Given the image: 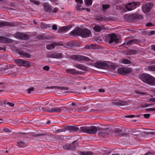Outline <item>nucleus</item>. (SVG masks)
I'll return each instance as SVG.
<instances>
[{
    "mask_svg": "<svg viewBox=\"0 0 155 155\" xmlns=\"http://www.w3.org/2000/svg\"><path fill=\"white\" fill-rule=\"evenodd\" d=\"M140 79L144 83L151 85H155V78L147 74H144L140 77Z\"/></svg>",
    "mask_w": 155,
    "mask_h": 155,
    "instance_id": "nucleus-1",
    "label": "nucleus"
},
{
    "mask_svg": "<svg viewBox=\"0 0 155 155\" xmlns=\"http://www.w3.org/2000/svg\"><path fill=\"white\" fill-rule=\"evenodd\" d=\"M14 36L17 38L23 40H28L30 38L29 35L20 32H17L15 33L14 34Z\"/></svg>",
    "mask_w": 155,
    "mask_h": 155,
    "instance_id": "nucleus-7",
    "label": "nucleus"
},
{
    "mask_svg": "<svg viewBox=\"0 0 155 155\" xmlns=\"http://www.w3.org/2000/svg\"><path fill=\"white\" fill-rule=\"evenodd\" d=\"M74 66L81 70H83V71H86L87 70V67L81 64H76L74 65Z\"/></svg>",
    "mask_w": 155,
    "mask_h": 155,
    "instance_id": "nucleus-27",
    "label": "nucleus"
},
{
    "mask_svg": "<svg viewBox=\"0 0 155 155\" xmlns=\"http://www.w3.org/2000/svg\"><path fill=\"white\" fill-rule=\"evenodd\" d=\"M80 128L81 129V131L91 134H95L98 130L96 127L93 126H83L80 127Z\"/></svg>",
    "mask_w": 155,
    "mask_h": 155,
    "instance_id": "nucleus-2",
    "label": "nucleus"
},
{
    "mask_svg": "<svg viewBox=\"0 0 155 155\" xmlns=\"http://www.w3.org/2000/svg\"><path fill=\"white\" fill-rule=\"evenodd\" d=\"M66 130H68L71 132H78L81 131V129L76 126H68L66 127Z\"/></svg>",
    "mask_w": 155,
    "mask_h": 155,
    "instance_id": "nucleus-14",
    "label": "nucleus"
},
{
    "mask_svg": "<svg viewBox=\"0 0 155 155\" xmlns=\"http://www.w3.org/2000/svg\"><path fill=\"white\" fill-rule=\"evenodd\" d=\"M62 111L61 109V107H54L52 108L51 110H48V112H56L58 113L61 112Z\"/></svg>",
    "mask_w": 155,
    "mask_h": 155,
    "instance_id": "nucleus-26",
    "label": "nucleus"
},
{
    "mask_svg": "<svg viewBox=\"0 0 155 155\" xmlns=\"http://www.w3.org/2000/svg\"><path fill=\"white\" fill-rule=\"evenodd\" d=\"M19 54L21 55L22 57H24L27 58H30L31 56V55L30 54L26 52H25L22 51H21Z\"/></svg>",
    "mask_w": 155,
    "mask_h": 155,
    "instance_id": "nucleus-32",
    "label": "nucleus"
},
{
    "mask_svg": "<svg viewBox=\"0 0 155 155\" xmlns=\"http://www.w3.org/2000/svg\"><path fill=\"white\" fill-rule=\"evenodd\" d=\"M129 52L131 55L135 54L137 53V51L136 50L131 49L129 50Z\"/></svg>",
    "mask_w": 155,
    "mask_h": 155,
    "instance_id": "nucleus-39",
    "label": "nucleus"
},
{
    "mask_svg": "<svg viewBox=\"0 0 155 155\" xmlns=\"http://www.w3.org/2000/svg\"><path fill=\"white\" fill-rule=\"evenodd\" d=\"M43 69L47 71H48L50 69L49 67L48 66H45L43 67Z\"/></svg>",
    "mask_w": 155,
    "mask_h": 155,
    "instance_id": "nucleus-45",
    "label": "nucleus"
},
{
    "mask_svg": "<svg viewBox=\"0 0 155 155\" xmlns=\"http://www.w3.org/2000/svg\"><path fill=\"white\" fill-rule=\"evenodd\" d=\"M63 147L64 149L66 150H72L75 148V147H74L73 144H65L63 146Z\"/></svg>",
    "mask_w": 155,
    "mask_h": 155,
    "instance_id": "nucleus-29",
    "label": "nucleus"
},
{
    "mask_svg": "<svg viewBox=\"0 0 155 155\" xmlns=\"http://www.w3.org/2000/svg\"><path fill=\"white\" fill-rule=\"evenodd\" d=\"M48 58H63V54L61 53L52 52L49 53L47 55Z\"/></svg>",
    "mask_w": 155,
    "mask_h": 155,
    "instance_id": "nucleus-12",
    "label": "nucleus"
},
{
    "mask_svg": "<svg viewBox=\"0 0 155 155\" xmlns=\"http://www.w3.org/2000/svg\"><path fill=\"white\" fill-rule=\"evenodd\" d=\"M143 116L145 118H148L150 117V114H144Z\"/></svg>",
    "mask_w": 155,
    "mask_h": 155,
    "instance_id": "nucleus-52",
    "label": "nucleus"
},
{
    "mask_svg": "<svg viewBox=\"0 0 155 155\" xmlns=\"http://www.w3.org/2000/svg\"><path fill=\"white\" fill-rule=\"evenodd\" d=\"M94 47V46L93 44H91L90 45H87L85 47V48L87 49H93Z\"/></svg>",
    "mask_w": 155,
    "mask_h": 155,
    "instance_id": "nucleus-38",
    "label": "nucleus"
},
{
    "mask_svg": "<svg viewBox=\"0 0 155 155\" xmlns=\"http://www.w3.org/2000/svg\"><path fill=\"white\" fill-rule=\"evenodd\" d=\"M34 90V88L33 87H31L30 88L28 89V94H30L31 91H33Z\"/></svg>",
    "mask_w": 155,
    "mask_h": 155,
    "instance_id": "nucleus-47",
    "label": "nucleus"
},
{
    "mask_svg": "<svg viewBox=\"0 0 155 155\" xmlns=\"http://www.w3.org/2000/svg\"><path fill=\"white\" fill-rule=\"evenodd\" d=\"M15 62L20 66L28 67L30 64L29 61L21 59H17Z\"/></svg>",
    "mask_w": 155,
    "mask_h": 155,
    "instance_id": "nucleus-8",
    "label": "nucleus"
},
{
    "mask_svg": "<svg viewBox=\"0 0 155 155\" xmlns=\"http://www.w3.org/2000/svg\"><path fill=\"white\" fill-rule=\"evenodd\" d=\"M136 93L137 94H140L141 95H143L145 94L144 93L139 91H137Z\"/></svg>",
    "mask_w": 155,
    "mask_h": 155,
    "instance_id": "nucleus-58",
    "label": "nucleus"
},
{
    "mask_svg": "<svg viewBox=\"0 0 155 155\" xmlns=\"http://www.w3.org/2000/svg\"><path fill=\"white\" fill-rule=\"evenodd\" d=\"M148 68L149 70L153 71H155V65H152L149 66L148 67Z\"/></svg>",
    "mask_w": 155,
    "mask_h": 155,
    "instance_id": "nucleus-36",
    "label": "nucleus"
},
{
    "mask_svg": "<svg viewBox=\"0 0 155 155\" xmlns=\"http://www.w3.org/2000/svg\"><path fill=\"white\" fill-rule=\"evenodd\" d=\"M150 101L153 102H155V98H150Z\"/></svg>",
    "mask_w": 155,
    "mask_h": 155,
    "instance_id": "nucleus-62",
    "label": "nucleus"
},
{
    "mask_svg": "<svg viewBox=\"0 0 155 155\" xmlns=\"http://www.w3.org/2000/svg\"><path fill=\"white\" fill-rule=\"evenodd\" d=\"M155 31H152L150 33L149 35H153L154 34Z\"/></svg>",
    "mask_w": 155,
    "mask_h": 155,
    "instance_id": "nucleus-60",
    "label": "nucleus"
},
{
    "mask_svg": "<svg viewBox=\"0 0 155 155\" xmlns=\"http://www.w3.org/2000/svg\"><path fill=\"white\" fill-rule=\"evenodd\" d=\"M146 26L148 27H150L151 26H154V24L153 25L152 23L150 22H148L147 23L146 25Z\"/></svg>",
    "mask_w": 155,
    "mask_h": 155,
    "instance_id": "nucleus-46",
    "label": "nucleus"
},
{
    "mask_svg": "<svg viewBox=\"0 0 155 155\" xmlns=\"http://www.w3.org/2000/svg\"><path fill=\"white\" fill-rule=\"evenodd\" d=\"M48 134L47 133L40 134L36 135L35 137H41L40 138L42 139V140L45 141L47 139V136H48Z\"/></svg>",
    "mask_w": 155,
    "mask_h": 155,
    "instance_id": "nucleus-23",
    "label": "nucleus"
},
{
    "mask_svg": "<svg viewBox=\"0 0 155 155\" xmlns=\"http://www.w3.org/2000/svg\"><path fill=\"white\" fill-rule=\"evenodd\" d=\"M140 41V40L138 39H133L127 41L126 42V44L127 45H132L134 43L136 44Z\"/></svg>",
    "mask_w": 155,
    "mask_h": 155,
    "instance_id": "nucleus-28",
    "label": "nucleus"
},
{
    "mask_svg": "<svg viewBox=\"0 0 155 155\" xmlns=\"http://www.w3.org/2000/svg\"><path fill=\"white\" fill-rule=\"evenodd\" d=\"M58 42H54L53 43L48 45L46 46V48L48 50H51L53 49L56 46L60 45Z\"/></svg>",
    "mask_w": 155,
    "mask_h": 155,
    "instance_id": "nucleus-18",
    "label": "nucleus"
},
{
    "mask_svg": "<svg viewBox=\"0 0 155 155\" xmlns=\"http://www.w3.org/2000/svg\"><path fill=\"white\" fill-rule=\"evenodd\" d=\"M94 66L98 68L106 69L109 67V65L105 62H99L95 63Z\"/></svg>",
    "mask_w": 155,
    "mask_h": 155,
    "instance_id": "nucleus-10",
    "label": "nucleus"
},
{
    "mask_svg": "<svg viewBox=\"0 0 155 155\" xmlns=\"http://www.w3.org/2000/svg\"><path fill=\"white\" fill-rule=\"evenodd\" d=\"M143 17V16L138 13H134L130 15H124V18L128 21H131L136 19H141Z\"/></svg>",
    "mask_w": 155,
    "mask_h": 155,
    "instance_id": "nucleus-3",
    "label": "nucleus"
},
{
    "mask_svg": "<svg viewBox=\"0 0 155 155\" xmlns=\"http://www.w3.org/2000/svg\"><path fill=\"white\" fill-rule=\"evenodd\" d=\"M71 58L73 60L78 61H89L90 60V58L87 57L80 55H73L71 56Z\"/></svg>",
    "mask_w": 155,
    "mask_h": 155,
    "instance_id": "nucleus-4",
    "label": "nucleus"
},
{
    "mask_svg": "<svg viewBox=\"0 0 155 155\" xmlns=\"http://www.w3.org/2000/svg\"><path fill=\"white\" fill-rule=\"evenodd\" d=\"M13 40L11 39L6 38L5 37L0 36V42L6 43H12Z\"/></svg>",
    "mask_w": 155,
    "mask_h": 155,
    "instance_id": "nucleus-16",
    "label": "nucleus"
},
{
    "mask_svg": "<svg viewBox=\"0 0 155 155\" xmlns=\"http://www.w3.org/2000/svg\"><path fill=\"white\" fill-rule=\"evenodd\" d=\"M91 34V31L87 28H81L80 36L81 37L86 38L89 37Z\"/></svg>",
    "mask_w": 155,
    "mask_h": 155,
    "instance_id": "nucleus-11",
    "label": "nucleus"
},
{
    "mask_svg": "<svg viewBox=\"0 0 155 155\" xmlns=\"http://www.w3.org/2000/svg\"><path fill=\"white\" fill-rule=\"evenodd\" d=\"M120 62L126 64H130L131 63V62L130 60L127 59H122L121 60Z\"/></svg>",
    "mask_w": 155,
    "mask_h": 155,
    "instance_id": "nucleus-33",
    "label": "nucleus"
},
{
    "mask_svg": "<svg viewBox=\"0 0 155 155\" xmlns=\"http://www.w3.org/2000/svg\"><path fill=\"white\" fill-rule=\"evenodd\" d=\"M135 116V115H127L125 116V117H128V118H133Z\"/></svg>",
    "mask_w": 155,
    "mask_h": 155,
    "instance_id": "nucleus-55",
    "label": "nucleus"
},
{
    "mask_svg": "<svg viewBox=\"0 0 155 155\" xmlns=\"http://www.w3.org/2000/svg\"><path fill=\"white\" fill-rule=\"evenodd\" d=\"M122 131L120 129H117L115 130V132L116 133H120Z\"/></svg>",
    "mask_w": 155,
    "mask_h": 155,
    "instance_id": "nucleus-48",
    "label": "nucleus"
},
{
    "mask_svg": "<svg viewBox=\"0 0 155 155\" xmlns=\"http://www.w3.org/2000/svg\"><path fill=\"white\" fill-rule=\"evenodd\" d=\"M151 49L155 52V45H151Z\"/></svg>",
    "mask_w": 155,
    "mask_h": 155,
    "instance_id": "nucleus-57",
    "label": "nucleus"
},
{
    "mask_svg": "<svg viewBox=\"0 0 155 155\" xmlns=\"http://www.w3.org/2000/svg\"><path fill=\"white\" fill-rule=\"evenodd\" d=\"M146 110L149 111H154V108H149L148 109H147Z\"/></svg>",
    "mask_w": 155,
    "mask_h": 155,
    "instance_id": "nucleus-61",
    "label": "nucleus"
},
{
    "mask_svg": "<svg viewBox=\"0 0 155 155\" xmlns=\"http://www.w3.org/2000/svg\"><path fill=\"white\" fill-rule=\"evenodd\" d=\"M7 104L8 105L11 107H13L15 105L14 104L10 102H8Z\"/></svg>",
    "mask_w": 155,
    "mask_h": 155,
    "instance_id": "nucleus-51",
    "label": "nucleus"
},
{
    "mask_svg": "<svg viewBox=\"0 0 155 155\" xmlns=\"http://www.w3.org/2000/svg\"><path fill=\"white\" fill-rule=\"evenodd\" d=\"M17 145L19 147H23L26 146V145L24 141H20L18 142Z\"/></svg>",
    "mask_w": 155,
    "mask_h": 155,
    "instance_id": "nucleus-34",
    "label": "nucleus"
},
{
    "mask_svg": "<svg viewBox=\"0 0 155 155\" xmlns=\"http://www.w3.org/2000/svg\"><path fill=\"white\" fill-rule=\"evenodd\" d=\"M3 130L5 132H11V131L10 130H9L7 128H4Z\"/></svg>",
    "mask_w": 155,
    "mask_h": 155,
    "instance_id": "nucleus-50",
    "label": "nucleus"
},
{
    "mask_svg": "<svg viewBox=\"0 0 155 155\" xmlns=\"http://www.w3.org/2000/svg\"><path fill=\"white\" fill-rule=\"evenodd\" d=\"M96 19L98 20L103 21H107L109 20V18L101 16H97L96 18Z\"/></svg>",
    "mask_w": 155,
    "mask_h": 155,
    "instance_id": "nucleus-35",
    "label": "nucleus"
},
{
    "mask_svg": "<svg viewBox=\"0 0 155 155\" xmlns=\"http://www.w3.org/2000/svg\"><path fill=\"white\" fill-rule=\"evenodd\" d=\"M109 38V43L115 45L118 43L119 39L117 38V36L115 34H112L110 35Z\"/></svg>",
    "mask_w": 155,
    "mask_h": 155,
    "instance_id": "nucleus-6",
    "label": "nucleus"
},
{
    "mask_svg": "<svg viewBox=\"0 0 155 155\" xmlns=\"http://www.w3.org/2000/svg\"><path fill=\"white\" fill-rule=\"evenodd\" d=\"M29 1L32 3H33L34 4L38 5L39 4L40 2L39 1L36 0H29Z\"/></svg>",
    "mask_w": 155,
    "mask_h": 155,
    "instance_id": "nucleus-43",
    "label": "nucleus"
},
{
    "mask_svg": "<svg viewBox=\"0 0 155 155\" xmlns=\"http://www.w3.org/2000/svg\"><path fill=\"white\" fill-rule=\"evenodd\" d=\"M112 103L113 104L118 106H124L127 104V102L121 101H112Z\"/></svg>",
    "mask_w": 155,
    "mask_h": 155,
    "instance_id": "nucleus-17",
    "label": "nucleus"
},
{
    "mask_svg": "<svg viewBox=\"0 0 155 155\" xmlns=\"http://www.w3.org/2000/svg\"><path fill=\"white\" fill-rule=\"evenodd\" d=\"M99 134L103 138L105 137L107 135V134L106 133H104L102 132H99Z\"/></svg>",
    "mask_w": 155,
    "mask_h": 155,
    "instance_id": "nucleus-41",
    "label": "nucleus"
},
{
    "mask_svg": "<svg viewBox=\"0 0 155 155\" xmlns=\"http://www.w3.org/2000/svg\"><path fill=\"white\" fill-rule=\"evenodd\" d=\"M65 71L67 73L72 74H79L80 73V71H77L76 69L72 68H66Z\"/></svg>",
    "mask_w": 155,
    "mask_h": 155,
    "instance_id": "nucleus-19",
    "label": "nucleus"
},
{
    "mask_svg": "<svg viewBox=\"0 0 155 155\" xmlns=\"http://www.w3.org/2000/svg\"><path fill=\"white\" fill-rule=\"evenodd\" d=\"M103 10H105L110 7V5L108 4H103L102 5Z\"/></svg>",
    "mask_w": 155,
    "mask_h": 155,
    "instance_id": "nucleus-37",
    "label": "nucleus"
},
{
    "mask_svg": "<svg viewBox=\"0 0 155 155\" xmlns=\"http://www.w3.org/2000/svg\"><path fill=\"white\" fill-rule=\"evenodd\" d=\"M137 5V3L135 2L129 3L125 5V8L128 11H131L136 8Z\"/></svg>",
    "mask_w": 155,
    "mask_h": 155,
    "instance_id": "nucleus-13",
    "label": "nucleus"
},
{
    "mask_svg": "<svg viewBox=\"0 0 155 155\" xmlns=\"http://www.w3.org/2000/svg\"><path fill=\"white\" fill-rule=\"evenodd\" d=\"M105 28L104 26L103 25H96L93 28L94 30L97 32H100L102 29H104Z\"/></svg>",
    "mask_w": 155,
    "mask_h": 155,
    "instance_id": "nucleus-24",
    "label": "nucleus"
},
{
    "mask_svg": "<svg viewBox=\"0 0 155 155\" xmlns=\"http://www.w3.org/2000/svg\"><path fill=\"white\" fill-rule=\"evenodd\" d=\"M13 23L8 21H0V27H3L5 26H13Z\"/></svg>",
    "mask_w": 155,
    "mask_h": 155,
    "instance_id": "nucleus-20",
    "label": "nucleus"
},
{
    "mask_svg": "<svg viewBox=\"0 0 155 155\" xmlns=\"http://www.w3.org/2000/svg\"><path fill=\"white\" fill-rule=\"evenodd\" d=\"M153 6V4L151 3H147L142 6V10L144 13H147L150 12Z\"/></svg>",
    "mask_w": 155,
    "mask_h": 155,
    "instance_id": "nucleus-5",
    "label": "nucleus"
},
{
    "mask_svg": "<svg viewBox=\"0 0 155 155\" xmlns=\"http://www.w3.org/2000/svg\"><path fill=\"white\" fill-rule=\"evenodd\" d=\"M72 27V25H70L68 26H64L59 28L58 30L59 31H68Z\"/></svg>",
    "mask_w": 155,
    "mask_h": 155,
    "instance_id": "nucleus-21",
    "label": "nucleus"
},
{
    "mask_svg": "<svg viewBox=\"0 0 155 155\" xmlns=\"http://www.w3.org/2000/svg\"><path fill=\"white\" fill-rule=\"evenodd\" d=\"M84 2L87 5H91L92 2V0H85Z\"/></svg>",
    "mask_w": 155,
    "mask_h": 155,
    "instance_id": "nucleus-40",
    "label": "nucleus"
},
{
    "mask_svg": "<svg viewBox=\"0 0 155 155\" xmlns=\"http://www.w3.org/2000/svg\"><path fill=\"white\" fill-rule=\"evenodd\" d=\"M131 71L130 68H121L118 69L117 73L120 74L125 75L129 74Z\"/></svg>",
    "mask_w": 155,
    "mask_h": 155,
    "instance_id": "nucleus-9",
    "label": "nucleus"
},
{
    "mask_svg": "<svg viewBox=\"0 0 155 155\" xmlns=\"http://www.w3.org/2000/svg\"><path fill=\"white\" fill-rule=\"evenodd\" d=\"M4 50L5 51L6 50V48L5 47H0V51Z\"/></svg>",
    "mask_w": 155,
    "mask_h": 155,
    "instance_id": "nucleus-63",
    "label": "nucleus"
},
{
    "mask_svg": "<svg viewBox=\"0 0 155 155\" xmlns=\"http://www.w3.org/2000/svg\"><path fill=\"white\" fill-rule=\"evenodd\" d=\"M151 105L150 104H145L144 105L143 107H147L148 106H150Z\"/></svg>",
    "mask_w": 155,
    "mask_h": 155,
    "instance_id": "nucleus-64",
    "label": "nucleus"
},
{
    "mask_svg": "<svg viewBox=\"0 0 155 155\" xmlns=\"http://www.w3.org/2000/svg\"><path fill=\"white\" fill-rule=\"evenodd\" d=\"M75 1L77 2L78 4H81L83 3V2L82 0H75Z\"/></svg>",
    "mask_w": 155,
    "mask_h": 155,
    "instance_id": "nucleus-54",
    "label": "nucleus"
},
{
    "mask_svg": "<svg viewBox=\"0 0 155 155\" xmlns=\"http://www.w3.org/2000/svg\"><path fill=\"white\" fill-rule=\"evenodd\" d=\"M81 28H76L72 31L69 33V35L73 36H80Z\"/></svg>",
    "mask_w": 155,
    "mask_h": 155,
    "instance_id": "nucleus-15",
    "label": "nucleus"
},
{
    "mask_svg": "<svg viewBox=\"0 0 155 155\" xmlns=\"http://www.w3.org/2000/svg\"><path fill=\"white\" fill-rule=\"evenodd\" d=\"M44 10L48 12H50L51 11V9L50 6L48 3H44L43 4Z\"/></svg>",
    "mask_w": 155,
    "mask_h": 155,
    "instance_id": "nucleus-25",
    "label": "nucleus"
},
{
    "mask_svg": "<svg viewBox=\"0 0 155 155\" xmlns=\"http://www.w3.org/2000/svg\"><path fill=\"white\" fill-rule=\"evenodd\" d=\"M75 43H77L75 42H69L65 45V46L64 47L67 48H70L74 46H78V45H76Z\"/></svg>",
    "mask_w": 155,
    "mask_h": 155,
    "instance_id": "nucleus-30",
    "label": "nucleus"
},
{
    "mask_svg": "<svg viewBox=\"0 0 155 155\" xmlns=\"http://www.w3.org/2000/svg\"><path fill=\"white\" fill-rule=\"evenodd\" d=\"M61 107L62 110H64L65 112L68 111L70 109L68 108L65 106H64Z\"/></svg>",
    "mask_w": 155,
    "mask_h": 155,
    "instance_id": "nucleus-44",
    "label": "nucleus"
},
{
    "mask_svg": "<svg viewBox=\"0 0 155 155\" xmlns=\"http://www.w3.org/2000/svg\"><path fill=\"white\" fill-rule=\"evenodd\" d=\"M52 29L53 30H56L57 29V26L54 24V25L52 27Z\"/></svg>",
    "mask_w": 155,
    "mask_h": 155,
    "instance_id": "nucleus-53",
    "label": "nucleus"
},
{
    "mask_svg": "<svg viewBox=\"0 0 155 155\" xmlns=\"http://www.w3.org/2000/svg\"><path fill=\"white\" fill-rule=\"evenodd\" d=\"M66 130L65 129H59L57 130H55L54 132V133L55 134H57L58 133H60L62 132H64Z\"/></svg>",
    "mask_w": 155,
    "mask_h": 155,
    "instance_id": "nucleus-42",
    "label": "nucleus"
},
{
    "mask_svg": "<svg viewBox=\"0 0 155 155\" xmlns=\"http://www.w3.org/2000/svg\"><path fill=\"white\" fill-rule=\"evenodd\" d=\"M58 10L57 8H54L53 9L52 12H53L56 13L58 12Z\"/></svg>",
    "mask_w": 155,
    "mask_h": 155,
    "instance_id": "nucleus-59",
    "label": "nucleus"
},
{
    "mask_svg": "<svg viewBox=\"0 0 155 155\" xmlns=\"http://www.w3.org/2000/svg\"><path fill=\"white\" fill-rule=\"evenodd\" d=\"M40 110H41L43 112H45V111L48 112V110H48L47 109H46V107H41V110L40 109Z\"/></svg>",
    "mask_w": 155,
    "mask_h": 155,
    "instance_id": "nucleus-49",
    "label": "nucleus"
},
{
    "mask_svg": "<svg viewBox=\"0 0 155 155\" xmlns=\"http://www.w3.org/2000/svg\"><path fill=\"white\" fill-rule=\"evenodd\" d=\"M81 7V5H79L78 3L77 4V5L76 6V8L77 10H80V8Z\"/></svg>",
    "mask_w": 155,
    "mask_h": 155,
    "instance_id": "nucleus-56",
    "label": "nucleus"
},
{
    "mask_svg": "<svg viewBox=\"0 0 155 155\" xmlns=\"http://www.w3.org/2000/svg\"><path fill=\"white\" fill-rule=\"evenodd\" d=\"M46 88L60 89L61 90H67L68 89V88L67 87H64L58 86L48 87H46Z\"/></svg>",
    "mask_w": 155,
    "mask_h": 155,
    "instance_id": "nucleus-22",
    "label": "nucleus"
},
{
    "mask_svg": "<svg viewBox=\"0 0 155 155\" xmlns=\"http://www.w3.org/2000/svg\"><path fill=\"white\" fill-rule=\"evenodd\" d=\"M78 153L80 155H93V153L91 151H79Z\"/></svg>",
    "mask_w": 155,
    "mask_h": 155,
    "instance_id": "nucleus-31",
    "label": "nucleus"
}]
</instances>
